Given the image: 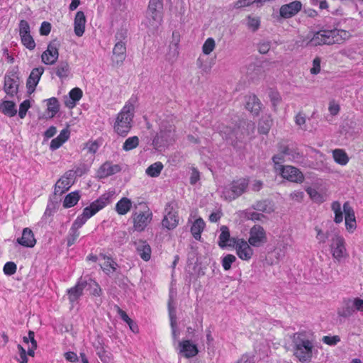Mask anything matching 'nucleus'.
Instances as JSON below:
<instances>
[{
  "mask_svg": "<svg viewBox=\"0 0 363 363\" xmlns=\"http://www.w3.org/2000/svg\"><path fill=\"white\" fill-rule=\"evenodd\" d=\"M134 112V102L129 100L116 117L113 124L115 133L123 137L127 135L132 128Z\"/></svg>",
  "mask_w": 363,
  "mask_h": 363,
  "instance_id": "1",
  "label": "nucleus"
},
{
  "mask_svg": "<svg viewBox=\"0 0 363 363\" xmlns=\"http://www.w3.org/2000/svg\"><path fill=\"white\" fill-rule=\"evenodd\" d=\"M331 208L335 213L334 221L336 223H340L342 222V214L344 213L346 230L350 233H352L357 228V222L354 209L350 203L348 201L345 202L343 204L342 210L340 203L339 201H334L332 203Z\"/></svg>",
  "mask_w": 363,
  "mask_h": 363,
  "instance_id": "2",
  "label": "nucleus"
},
{
  "mask_svg": "<svg viewBox=\"0 0 363 363\" xmlns=\"http://www.w3.org/2000/svg\"><path fill=\"white\" fill-rule=\"evenodd\" d=\"M248 184V180L244 178L233 181L229 186L223 189L222 196L226 200H233L246 191Z\"/></svg>",
  "mask_w": 363,
  "mask_h": 363,
  "instance_id": "3",
  "label": "nucleus"
},
{
  "mask_svg": "<svg viewBox=\"0 0 363 363\" xmlns=\"http://www.w3.org/2000/svg\"><path fill=\"white\" fill-rule=\"evenodd\" d=\"M179 222V217L177 208L175 203H168L164 211L163 218L162 220V226L168 230L175 229Z\"/></svg>",
  "mask_w": 363,
  "mask_h": 363,
  "instance_id": "4",
  "label": "nucleus"
},
{
  "mask_svg": "<svg viewBox=\"0 0 363 363\" xmlns=\"http://www.w3.org/2000/svg\"><path fill=\"white\" fill-rule=\"evenodd\" d=\"M330 250L333 259L338 262L348 256L345 240L338 233L334 234L331 238L330 241Z\"/></svg>",
  "mask_w": 363,
  "mask_h": 363,
  "instance_id": "5",
  "label": "nucleus"
},
{
  "mask_svg": "<svg viewBox=\"0 0 363 363\" xmlns=\"http://www.w3.org/2000/svg\"><path fill=\"white\" fill-rule=\"evenodd\" d=\"M162 0H150L147 15V26L151 28H157L162 21Z\"/></svg>",
  "mask_w": 363,
  "mask_h": 363,
  "instance_id": "6",
  "label": "nucleus"
},
{
  "mask_svg": "<svg viewBox=\"0 0 363 363\" xmlns=\"http://www.w3.org/2000/svg\"><path fill=\"white\" fill-rule=\"evenodd\" d=\"M233 243H229V247H233L238 257L245 261H249L254 255L252 246L249 241L243 238H233Z\"/></svg>",
  "mask_w": 363,
  "mask_h": 363,
  "instance_id": "7",
  "label": "nucleus"
},
{
  "mask_svg": "<svg viewBox=\"0 0 363 363\" xmlns=\"http://www.w3.org/2000/svg\"><path fill=\"white\" fill-rule=\"evenodd\" d=\"M249 243L254 247H260L267 242L265 229L260 225H254L249 231Z\"/></svg>",
  "mask_w": 363,
  "mask_h": 363,
  "instance_id": "8",
  "label": "nucleus"
},
{
  "mask_svg": "<svg viewBox=\"0 0 363 363\" xmlns=\"http://www.w3.org/2000/svg\"><path fill=\"white\" fill-rule=\"evenodd\" d=\"M325 44L340 43L350 37L349 32L345 30H321Z\"/></svg>",
  "mask_w": 363,
  "mask_h": 363,
  "instance_id": "9",
  "label": "nucleus"
},
{
  "mask_svg": "<svg viewBox=\"0 0 363 363\" xmlns=\"http://www.w3.org/2000/svg\"><path fill=\"white\" fill-rule=\"evenodd\" d=\"M280 173L281 176L294 183L301 184L304 181L303 174L296 167L291 165L280 166L279 169L277 171Z\"/></svg>",
  "mask_w": 363,
  "mask_h": 363,
  "instance_id": "10",
  "label": "nucleus"
},
{
  "mask_svg": "<svg viewBox=\"0 0 363 363\" xmlns=\"http://www.w3.org/2000/svg\"><path fill=\"white\" fill-rule=\"evenodd\" d=\"M312 342H301L296 345L294 354L301 362H308L312 357Z\"/></svg>",
  "mask_w": 363,
  "mask_h": 363,
  "instance_id": "11",
  "label": "nucleus"
},
{
  "mask_svg": "<svg viewBox=\"0 0 363 363\" xmlns=\"http://www.w3.org/2000/svg\"><path fill=\"white\" fill-rule=\"evenodd\" d=\"M112 196L113 194L111 192L105 193L84 208L87 210L88 213L92 217L111 202Z\"/></svg>",
  "mask_w": 363,
  "mask_h": 363,
  "instance_id": "12",
  "label": "nucleus"
},
{
  "mask_svg": "<svg viewBox=\"0 0 363 363\" xmlns=\"http://www.w3.org/2000/svg\"><path fill=\"white\" fill-rule=\"evenodd\" d=\"M59 57L58 45L56 42L48 44L47 49L41 55L42 62L48 65H54Z\"/></svg>",
  "mask_w": 363,
  "mask_h": 363,
  "instance_id": "13",
  "label": "nucleus"
},
{
  "mask_svg": "<svg viewBox=\"0 0 363 363\" xmlns=\"http://www.w3.org/2000/svg\"><path fill=\"white\" fill-rule=\"evenodd\" d=\"M37 348V342H24V345H18L20 359L19 363H27L28 359L27 355L33 357L35 350Z\"/></svg>",
  "mask_w": 363,
  "mask_h": 363,
  "instance_id": "14",
  "label": "nucleus"
},
{
  "mask_svg": "<svg viewBox=\"0 0 363 363\" xmlns=\"http://www.w3.org/2000/svg\"><path fill=\"white\" fill-rule=\"evenodd\" d=\"M302 7L299 1H294L289 4H284L279 9L280 16L284 18H289L295 16Z\"/></svg>",
  "mask_w": 363,
  "mask_h": 363,
  "instance_id": "15",
  "label": "nucleus"
},
{
  "mask_svg": "<svg viewBox=\"0 0 363 363\" xmlns=\"http://www.w3.org/2000/svg\"><path fill=\"white\" fill-rule=\"evenodd\" d=\"M44 72V68L43 67H39L34 68L27 80L26 86L28 89V92L29 94L33 93L35 91V88L38 84L42 74Z\"/></svg>",
  "mask_w": 363,
  "mask_h": 363,
  "instance_id": "16",
  "label": "nucleus"
},
{
  "mask_svg": "<svg viewBox=\"0 0 363 363\" xmlns=\"http://www.w3.org/2000/svg\"><path fill=\"white\" fill-rule=\"evenodd\" d=\"M152 220V213L147 211L136 214L133 218V226L138 231L143 230Z\"/></svg>",
  "mask_w": 363,
  "mask_h": 363,
  "instance_id": "17",
  "label": "nucleus"
},
{
  "mask_svg": "<svg viewBox=\"0 0 363 363\" xmlns=\"http://www.w3.org/2000/svg\"><path fill=\"white\" fill-rule=\"evenodd\" d=\"M126 46L125 42H116L113 49L112 61L117 65H121L126 56Z\"/></svg>",
  "mask_w": 363,
  "mask_h": 363,
  "instance_id": "18",
  "label": "nucleus"
},
{
  "mask_svg": "<svg viewBox=\"0 0 363 363\" xmlns=\"http://www.w3.org/2000/svg\"><path fill=\"white\" fill-rule=\"evenodd\" d=\"M175 128L173 124L167 125L162 123L160 127V131L157 135V139L161 140L165 143H169L174 140Z\"/></svg>",
  "mask_w": 363,
  "mask_h": 363,
  "instance_id": "19",
  "label": "nucleus"
},
{
  "mask_svg": "<svg viewBox=\"0 0 363 363\" xmlns=\"http://www.w3.org/2000/svg\"><path fill=\"white\" fill-rule=\"evenodd\" d=\"M86 16L82 11L77 12L74 19V32L77 37H82L85 31Z\"/></svg>",
  "mask_w": 363,
  "mask_h": 363,
  "instance_id": "20",
  "label": "nucleus"
},
{
  "mask_svg": "<svg viewBox=\"0 0 363 363\" xmlns=\"http://www.w3.org/2000/svg\"><path fill=\"white\" fill-rule=\"evenodd\" d=\"M179 354L185 358L193 357L199 352L197 346L192 344V342H179Z\"/></svg>",
  "mask_w": 363,
  "mask_h": 363,
  "instance_id": "21",
  "label": "nucleus"
},
{
  "mask_svg": "<svg viewBox=\"0 0 363 363\" xmlns=\"http://www.w3.org/2000/svg\"><path fill=\"white\" fill-rule=\"evenodd\" d=\"M71 173L69 175H64L57 182L55 186V194L62 195L66 191L69 190L73 184V180L72 178L69 177Z\"/></svg>",
  "mask_w": 363,
  "mask_h": 363,
  "instance_id": "22",
  "label": "nucleus"
},
{
  "mask_svg": "<svg viewBox=\"0 0 363 363\" xmlns=\"http://www.w3.org/2000/svg\"><path fill=\"white\" fill-rule=\"evenodd\" d=\"M18 242L22 246L33 247L35 245L36 240L32 230L28 228H24L22 236L18 239Z\"/></svg>",
  "mask_w": 363,
  "mask_h": 363,
  "instance_id": "23",
  "label": "nucleus"
},
{
  "mask_svg": "<svg viewBox=\"0 0 363 363\" xmlns=\"http://www.w3.org/2000/svg\"><path fill=\"white\" fill-rule=\"evenodd\" d=\"M70 132L68 128L61 130L57 137L52 139L50 142V149L56 150L60 148L69 138Z\"/></svg>",
  "mask_w": 363,
  "mask_h": 363,
  "instance_id": "24",
  "label": "nucleus"
},
{
  "mask_svg": "<svg viewBox=\"0 0 363 363\" xmlns=\"http://www.w3.org/2000/svg\"><path fill=\"white\" fill-rule=\"evenodd\" d=\"M133 202L127 198H121L115 206V211L120 216H124L127 214L132 208Z\"/></svg>",
  "mask_w": 363,
  "mask_h": 363,
  "instance_id": "25",
  "label": "nucleus"
},
{
  "mask_svg": "<svg viewBox=\"0 0 363 363\" xmlns=\"http://www.w3.org/2000/svg\"><path fill=\"white\" fill-rule=\"evenodd\" d=\"M120 171L118 165H113L111 163L106 162L101 166L97 172V175L100 178H106Z\"/></svg>",
  "mask_w": 363,
  "mask_h": 363,
  "instance_id": "26",
  "label": "nucleus"
},
{
  "mask_svg": "<svg viewBox=\"0 0 363 363\" xmlns=\"http://www.w3.org/2000/svg\"><path fill=\"white\" fill-rule=\"evenodd\" d=\"M136 250L140 257L144 261L150 260L151 257V248L150 246L145 242L140 240L135 243Z\"/></svg>",
  "mask_w": 363,
  "mask_h": 363,
  "instance_id": "27",
  "label": "nucleus"
},
{
  "mask_svg": "<svg viewBox=\"0 0 363 363\" xmlns=\"http://www.w3.org/2000/svg\"><path fill=\"white\" fill-rule=\"evenodd\" d=\"M18 82L17 79L10 76H6L4 79V91L10 96H14L18 92Z\"/></svg>",
  "mask_w": 363,
  "mask_h": 363,
  "instance_id": "28",
  "label": "nucleus"
},
{
  "mask_svg": "<svg viewBox=\"0 0 363 363\" xmlns=\"http://www.w3.org/2000/svg\"><path fill=\"white\" fill-rule=\"evenodd\" d=\"M0 111L9 117H13L17 113L16 104L11 101H2L0 104Z\"/></svg>",
  "mask_w": 363,
  "mask_h": 363,
  "instance_id": "29",
  "label": "nucleus"
},
{
  "mask_svg": "<svg viewBox=\"0 0 363 363\" xmlns=\"http://www.w3.org/2000/svg\"><path fill=\"white\" fill-rule=\"evenodd\" d=\"M246 108L253 114H258L261 109V103L259 99L255 95L247 97Z\"/></svg>",
  "mask_w": 363,
  "mask_h": 363,
  "instance_id": "30",
  "label": "nucleus"
},
{
  "mask_svg": "<svg viewBox=\"0 0 363 363\" xmlns=\"http://www.w3.org/2000/svg\"><path fill=\"white\" fill-rule=\"evenodd\" d=\"M55 71L61 80L67 79L71 74L70 67L67 62H60L55 68Z\"/></svg>",
  "mask_w": 363,
  "mask_h": 363,
  "instance_id": "31",
  "label": "nucleus"
},
{
  "mask_svg": "<svg viewBox=\"0 0 363 363\" xmlns=\"http://www.w3.org/2000/svg\"><path fill=\"white\" fill-rule=\"evenodd\" d=\"M85 286L86 282L79 281L75 286L68 290L69 299L71 302L77 301L82 295Z\"/></svg>",
  "mask_w": 363,
  "mask_h": 363,
  "instance_id": "32",
  "label": "nucleus"
},
{
  "mask_svg": "<svg viewBox=\"0 0 363 363\" xmlns=\"http://www.w3.org/2000/svg\"><path fill=\"white\" fill-rule=\"evenodd\" d=\"M333 157L336 163L341 166L346 165L350 160L347 154L342 149H335L333 151Z\"/></svg>",
  "mask_w": 363,
  "mask_h": 363,
  "instance_id": "33",
  "label": "nucleus"
},
{
  "mask_svg": "<svg viewBox=\"0 0 363 363\" xmlns=\"http://www.w3.org/2000/svg\"><path fill=\"white\" fill-rule=\"evenodd\" d=\"M252 208L255 211L266 213H271L274 211L272 203L267 200L256 202L253 204Z\"/></svg>",
  "mask_w": 363,
  "mask_h": 363,
  "instance_id": "34",
  "label": "nucleus"
},
{
  "mask_svg": "<svg viewBox=\"0 0 363 363\" xmlns=\"http://www.w3.org/2000/svg\"><path fill=\"white\" fill-rule=\"evenodd\" d=\"M220 231L221 233L219 236L218 244L220 247L223 248L225 247L229 246V243H233V241L231 240H233V238H230V232L228 227L223 225L220 228Z\"/></svg>",
  "mask_w": 363,
  "mask_h": 363,
  "instance_id": "35",
  "label": "nucleus"
},
{
  "mask_svg": "<svg viewBox=\"0 0 363 363\" xmlns=\"http://www.w3.org/2000/svg\"><path fill=\"white\" fill-rule=\"evenodd\" d=\"M204 227L205 223L202 218H199L195 220V221L193 223L191 227V234L195 239H200L201 233L204 229Z\"/></svg>",
  "mask_w": 363,
  "mask_h": 363,
  "instance_id": "36",
  "label": "nucleus"
},
{
  "mask_svg": "<svg viewBox=\"0 0 363 363\" xmlns=\"http://www.w3.org/2000/svg\"><path fill=\"white\" fill-rule=\"evenodd\" d=\"M69 97L71 101L66 102V106L69 108H73L77 101H79L82 97V91L79 88H74L72 89L69 93Z\"/></svg>",
  "mask_w": 363,
  "mask_h": 363,
  "instance_id": "37",
  "label": "nucleus"
},
{
  "mask_svg": "<svg viewBox=\"0 0 363 363\" xmlns=\"http://www.w3.org/2000/svg\"><path fill=\"white\" fill-rule=\"evenodd\" d=\"M80 199L78 191H73L67 194L63 201V206L66 208L75 206Z\"/></svg>",
  "mask_w": 363,
  "mask_h": 363,
  "instance_id": "38",
  "label": "nucleus"
},
{
  "mask_svg": "<svg viewBox=\"0 0 363 363\" xmlns=\"http://www.w3.org/2000/svg\"><path fill=\"white\" fill-rule=\"evenodd\" d=\"M163 167H164V166L162 162H157L153 163L150 166H149L146 169L145 173L149 177H157L160 174Z\"/></svg>",
  "mask_w": 363,
  "mask_h": 363,
  "instance_id": "39",
  "label": "nucleus"
},
{
  "mask_svg": "<svg viewBox=\"0 0 363 363\" xmlns=\"http://www.w3.org/2000/svg\"><path fill=\"white\" fill-rule=\"evenodd\" d=\"M91 217L87 210L84 208L82 213L77 216L71 228L79 230Z\"/></svg>",
  "mask_w": 363,
  "mask_h": 363,
  "instance_id": "40",
  "label": "nucleus"
},
{
  "mask_svg": "<svg viewBox=\"0 0 363 363\" xmlns=\"http://www.w3.org/2000/svg\"><path fill=\"white\" fill-rule=\"evenodd\" d=\"M47 111L49 118H52L59 111V103L57 99L50 98L47 101Z\"/></svg>",
  "mask_w": 363,
  "mask_h": 363,
  "instance_id": "41",
  "label": "nucleus"
},
{
  "mask_svg": "<svg viewBox=\"0 0 363 363\" xmlns=\"http://www.w3.org/2000/svg\"><path fill=\"white\" fill-rule=\"evenodd\" d=\"M116 266V263L110 257H104L103 262L101 263L102 269L107 274L113 272Z\"/></svg>",
  "mask_w": 363,
  "mask_h": 363,
  "instance_id": "42",
  "label": "nucleus"
},
{
  "mask_svg": "<svg viewBox=\"0 0 363 363\" xmlns=\"http://www.w3.org/2000/svg\"><path fill=\"white\" fill-rule=\"evenodd\" d=\"M291 150L289 147H286L281 154L274 155L272 158L274 163V168L276 171L279 169L280 166H282L281 163L284 161V156H289L291 154Z\"/></svg>",
  "mask_w": 363,
  "mask_h": 363,
  "instance_id": "43",
  "label": "nucleus"
},
{
  "mask_svg": "<svg viewBox=\"0 0 363 363\" xmlns=\"http://www.w3.org/2000/svg\"><path fill=\"white\" fill-rule=\"evenodd\" d=\"M216 48V41L213 38H208L202 45V52L204 55H210Z\"/></svg>",
  "mask_w": 363,
  "mask_h": 363,
  "instance_id": "44",
  "label": "nucleus"
},
{
  "mask_svg": "<svg viewBox=\"0 0 363 363\" xmlns=\"http://www.w3.org/2000/svg\"><path fill=\"white\" fill-rule=\"evenodd\" d=\"M179 54V48L169 45L166 54V59L168 62L173 63L177 59Z\"/></svg>",
  "mask_w": 363,
  "mask_h": 363,
  "instance_id": "45",
  "label": "nucleus"
},
{
  "mask_svg": "<svg viewBox=\"0 0 363 363\" xmlns=\"http://www.w3.org/2000/svg\"><path fill=\"white\" fill-rule=\"evenodd\" d=\"M246 25L252 32L256 31L260 26V19L259 17L248 16L247 18Z\"/></svg>",
  "mask_w": 363,
  "mask_h": 363,
  "instance_id": "46",
  "label": "nucleus"
},
{
  "mask_svg": "<svg viewBox=\"0 0 363 363\" xmlns=\"http://www.w3.org/2000/svg\"><path fill=\"white\" fill-rule=\"evenodd\" d=\"M139 144V138L137 136H133L127 138L123 143V149L125 151L131 150L135 148Z\"/></svg>",
  "mask_w": 363,
  "mask_h": 363,
  "instance_id": "47",
  "label": "nucleus"
},
{
  "mask_svg": "<svg viewBox=\"0 0 363 363\" xmlns=\"http://www.w3.org/2000/svg\"><path fill=\"white\" fill-rule=\"evenodd\" d=\"M306 191L313 201L316 203H322L324 201L323 195H321L316 189L311 187H307Z\"/></svg>",
  "mask_w": 363,
  "mask_h": 363,
  "instance_id": "48",
  "label": "nucleus"
},
{
  "mask_svg": "<svg viewBox=\"0 0 363 363\" xmlns=\"http://www.w3.org/2000/svg\"><path fill=\"white\" fill-rule=\"evenodd\" d=\"M21 39L23 45L28 50H32L35 48V43L30 34L21 36Z\"/></svg>",
  "mask_w": 363,
  "mask_h": 363,
  "instance_id": "49",
  "label": "nucleus"
},
{
  "mask_svg": "<svg viewBox=\"0 0 363 363\" xmlns=\"http://www.w3.org/2000/svg\"><path fill=\"white\" fill-rule=\"evenodd\" d=\"M245 214V217L248 220H262L264 216L262 213L256 212V211H252L250 210H246L243 212Z\"/></svg>",
  "mask_w": 363,
  "mask_h": 363,
  "instance_id": "50",
  "label": "nucleus"
},
{
  "mask_svg": "<svg viewBox=\"0 0 363 363\" xmlns=\"http://www.w3.org/2000/svg\"><path fill=\"white\" fill-rule=\"evenodd\" d=\"M309 43L313 46L325 45L324 38L323 36L322 31L320 30V31L315 33L313 35V38L311 39Z\"/></svg>",
  "mask_w": 363,
  "mask_h": 363,
  "instance_id": "51",
  "label": "nucleus"
},
{
  "mask_svg": "<svg viewBox=\"0 0 363 363\" xmlns=\"http://www.w3.org/2000/svg\"><path fill=\"white\" fill-rule=\"evenodd\" d=\"M315 230L316 232V239L319 243H325L329 238V233L324 232L320 228L315 227Z\"/></svg>",
  "mask_w": 363,
  "mask_h": 363,
  "instance_id": "52",
  "label": "nucleus"
},
{
  "mask_svg": "<svg viewBox=\"0 0 363 363\" xmlns=\"http://www.w3.org/2000/svg\"><path fill=\"white\" fill-rule=\"evenodd\" d=\"M169 314L170 318V325L172 330L173 337L177 338L176 335V314L174 309L172 308L170 303L169 304Z\"/></svg>",
  "mask_w": 363,
  "mask_h": 363,
  "instance_id": "53",
  "label": "nucleus"
},
{
  "mask_svg": "<svg viewBox=\"0 0 363 363\" xmlns=\"http://www.w3.org/2000/svg\"><path fill=\"white\" fill-rule=\"evenodd\" d=\"M236 260L235 256L233 255H227L222 259V266L225 270H229L231 264Z\"/></svg>",
  "mask_w": 363,
  "mask_h": 363,
  "instance_id": "54",
  "label": "nucleus"
},
{
  "mask_svg": "<svg viewBox=\"0 0 363 363\" xmlns=\"http://www.w3.org/2000/svg\"><path fill=\"white\" fill-rule=\"evenodd\" d=\"M354 313V309L352 308L350 301L347 303L346 306L338 311V314L342 317L351 316Z\"/></svg>",
  "mask_w": 363,
  "mask_h": 363,
  "instance_id": "55",
  "label": "nucleus"
},
{
  "mask_svg": "<svg viewBox=\"0 0 363 363\" xmlns=\"http://www.w3.org/2000/svg\"><path fill=\"white\" fill-rule=\"evenodd\" d=\"M30 107V102L29 100H25L20 104L18 116L21 118H23L26 116V112Z\"/></svg>",
  "mask_w": 363,
  "mask_h": 363,
  "instance_id": "56",
  "label": "nucleus"
},
{
  "mask_svg": "<svg viewBox=\"0 0 363 363\" xmlns=\"http://www.w3.org/2000/svg\"><path fill=\"white\" fill-rule=\"evenodd\" d=\"M30 26L25 20H21L19 23V33L20 36L30 35Z\"/></svg>",
  "mask_w": 363,
  "mask_h": 363,
  "instance_id": "57",
  "label": "nucleus"
},
{
  "mask_svg": "<svg viewBox=\"0 0 363 363\" xmlns=\"http://www.w3.org/2000/svg\"><path fill=\"white\" fill-rule=\"evenodd\" d=\"M78 230H79L72 228H70L69 234L67 238V245L69 246L72 245L77 240V238L79 237V232Z\"/></svg>",
  "mask_w": 363,
  "mask_h": 363,
  "instance_id": "58",
  "label": "nucleus"
},
{
  "mask_svg": "<svg viewBox=\"0 0 363 363\" xmlns=\"http://www.w3.org/2000/svg\"><path fill=\"white\" fill-rule=\"evenodd\" d=\"M99 149V144L96 141H90L88 142L84 147V150H86L87 153H90L91 155H94Z\"/></svg>",
  "mask_w": 363,
  "mask_h": 363,
  "instance_id": "59",
  "label": "nucleus"
},
{
  "mask_svg": "<svg viewBox=\"0 0 363 363\" xmlns=\"http://www.w3.org/2000/svg\"><path fill=\"white\" fill-rule=\"evenodd\" d=\"M352 308L355 311L363 312V300L359 298H354L350 301Z\"/></svg>",
  "mask_w": 363,
  "mask_h": 363,
  "instance_id": "60",
  "label": "nucleus"
},
{
  "mask_svg": "<svg viewBox=\"0 0 363 363\" xmlns=\"http://www.w3.org/2000/svg\"><path fill=\"white\" fill-rule=\"evenodd\" d=\"M269 97L274 106H277L281 101L280 94L277 91L270 90Z\"/></svg>",
  "mask_w": 363,
  "mask_h": 363,
  "instance_id": "61",
  "label": "nucleus"
},
{
  "mask_svg": "<svg viewBox=\"0 0 363 363\" xmlns=\"http://www.w3.org/2000/svg\"><path fill=\"white\" fill-rule=\"evenodd\" d=\"M320 72V59L319 57H315L313 60L312 67L310 69V72L312 74H318Z\"/></svg>",
  "mask_w": 363,
  "mask_h": 363,
  "instance_id": "62",
  "label": "nucleus"
},
{
  "mask_svg": "<svg viewBox=\"0 0 363 363\" xmlns=\"http://www.w3.org/2000/svg\"><path fill=\"white\" fill-rule=\"evenodd\" d=\"M16 271V265L11 262H6L4 267V272L7 275H12Z\"/></svg>",
  "mask_w": 363,
  "mask_h": 363,
  "instance_id": "63",
  "label": "nucleus"
},
{
  "mask_svg": "<svg viewBox=\"0 0 363 363\" xmlns=\"http://www.w3.org/2000/svg\"><path fill=\"white\" fill-rule=\"evenodd\" d=\"M181 40V35L179 31L174 30L172 32V40L169 45L179 48V43Z\"/></svg>",
  "mask_w": 363,
  "mask_h": 363,
  "instance_id": "64",
  "label": "nucleus"
}]
</instances>
